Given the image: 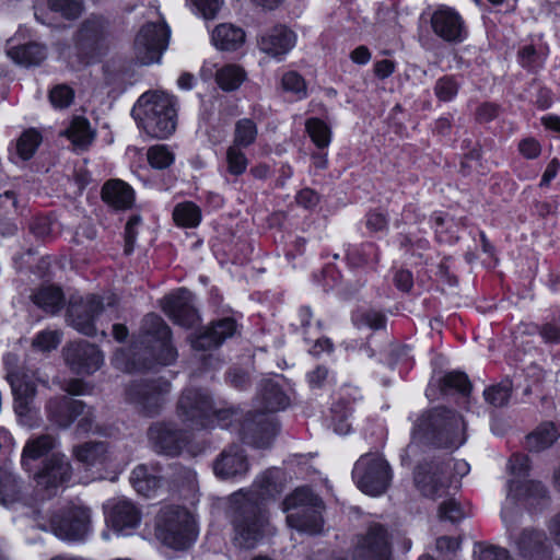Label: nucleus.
Segmentation results:
<instances>
[{"instance_id": "nucleus-1", "label": "nucleus", "mask_w": 560, "mask_h": 560, "mask_svg": "<svg viewBox=\"0 0 560 560\" xmlns=\"http://www.w3.org/2000/svg\"><path fill=\"white\" fill-rule=\"evenodd\" d=\"M278 474V470H268L256 479L250 490H240L231 495L235 547L253 549L269 533L268 516L262 504L267 499L280 493L275 481Z\"/></svg>"}, {"instance_id": "nucleus-2", "label": "nucleus", "mask_w": 560, "mask_h": 560, "mask_svg": "<svg viewBox=\"0 0 560 560\" xmlns=\"http://www.w3.org/2000/svg\"><path fill=\"white\" fill-rule=\"evenodd\" d=\"M465 429L460 415L446 408H434L418 418L406 454L418 443L457 448L466 441Z\"/></svg>"}, {"instance_id": "nucleus-3", "label": "nucleus", "mask_w": 560, "mask_h": 560, "mask_svg": "<svg viewBox=\"0 0 560 560\" xmlns=\"http://www.w3.org/2000/svg\"><path fill=\"white\" fill-rule=\"evenodd\" d=\"M177 418L191 430H199L218 424L229 428L232 421L240 418V412L233 408H218L210 395L201 389L189 388L183 392L177 402Z\"/></svg>"}, {"instance_id": "nucleus-4", "label": "nucleus", "mask_w": 560, "mask_h": 560, "mask_svg": "<svg viewBox=\"0 0 560 560\" xmlns=\"http://www.w3.org/2000/svg\"><path fill=\"white\" fill-rule=\"evenodd\" d=\"M131 115L138 126L153 138H166L176 128L175 98L163 92H145L133 105Z\"/></svg>"}, {"instance_id": "nucleus-5", "label": "nucleus", "mask_w": 560, "mask_h": 560, "mask_svg": "<svg viewBox=\"0 0 560 560\" xmlns=\"http://www.w3.org/2000/svg\"><path fill=\"white\" fill-rule=\"evenodd\" d=\"M322 509V501L306 487L295 489L283 501L288 525L312 535L323 528Z\"/></svg>"}, {"instance_id": "nucleus-6", "label": "nucleus", "mask_w": 560, "mask_h": 560, "mask_svg": "<svg viewBox=\"0 0 560 560\" xmlns=\"http://www.w3.org/2000/svg\"><path fill=\"white\" fill-rule=\"evenodd\" d=\"M155 529L164 545L177 550L190 547L197 537L191 515L178 506L163 508L156 517Z\"/></svg>"}, {"instance_id": "nucleus-7", "label": "nucleus", "mask_w": 560, "mask_h": 560, "mask_svg": "<svg viewBox=\"0 0 560 560\" xmlns=\"http://www.w3.org/2000/svg\"><path fill=\"white\" fill-rule=\"evenodd\" d=\"M392 469L377 453L362 455L354 464L352 478L358 488L369 495L383 494L390 485Z\"/></svg>"}, {"instance_id": "nucleus-8", "label": "nucleus", "mask_w": 560, "mask_h": 560, "mask_svg": "<svg viewBox=\"0 0 560 560\" xmlns=\"http://www.w3.org/2000/svg\"><path fill=\"white\" fill-rule=\"evenodd\" d=\"M508 467L512 475L508 482V499L534 505L536 500L547 498V489L541 482L526 479L529 471V459L526 455L514 454Z\"/></svg>"}, {"instance_id": "nucleus-9", "label": "nucleus", "mask_w": 560, "mask_h": 560, "mask_svg": "<svg viewBox=\"0 0 560 560\" xmlns=\"http://www.w3.org/2000/svg\"><path fill=\"white\" fill-rule=\"evenodd\" d=\"M140 343L144 346L145 353L155 357L160 365H170L177 358V351L171 345V330L158 315L145 316Z\"/></svg>"}, {"instance_id": "nucleus-10", "label": "nucleus", "mask_w": 560, "mask_h": 560, "mask_svg": "<svg viewBox=\"0 0 560 560\" xmlns=\"http://www.w3.org/2000/svg\"><path fill=\"white\" fill-rule=\"evenodd\" d=\"M91 511L84 505L71 504L55 514L50 527L56 537L62 540L77 541L90 532Z\"/></svg>"}, {"instance_id": "nucleus-11", "label": "nucleus", "mask_w": 560, "mask_h": 560, "mask_svg": "<svg viewBox=\"0 0 560 560\" xmlns=\"http://www.w3.org/2000/svg\"><path fill=\"white\" fill-rule=\"evenodd\" d=\"M170 34V27L164 21L143 25L135 42L136 57L139 62L144 66L160 62L167 48Z\"/></svg>"}, {"instance_id": "nucleus-12", "label": "nucleus", "mask_w": 560, "mask_h": 560, "mask_svg": "<svg viewBox=\"0 0 560 560\" xmlns=\"http://www.w3.org/2000/svg\"><path fill=\"white\" fill-rule=\"evenodd\" d=\"M171 393V383L159 378L132 384L127 389V398L148 417L158 416Z\"/></svg>"}, {"instance_id": "nucleus-13", "label": "nucleus", "mask_w": 560, "mask_h": 560, "mask_svg": "<svg viewBox=\"0 0 560 560\" xmlns=\"http://www.w3.org/2000/svg\"><path fill=\"white\" fill-rule=\"evenodd\" d=\"M450 465H442L440 460L423 463L415 470V485L427 498L438 499L447 494L453 486L451 476L447 474Z\"/></svg>"}, {"instance_id": "nucleus-14", "label": "nucleus", "mask_w": 560, "mask_h": 560, "mask_svg": "<svg viewBox=\"0 0 560 560\" xmlns=\"http://www.w3.org/2000/svg\"><path fill=\"white\" fill-rule=\"evenodd\" d=\"M72 476V467L67 456L54 453L43 460L40 468L34 472L36 487L51 495L62 488Z\"/></svg>"}, {"instance_id": "nucleus-15", "label": "nucleus", "mask_w": 560, "mask_h": 560, "mask_svg": "<svg viewBox=\"0 0 560 560\" xmlns=\"http://www.w3.org/2000/svg\"><path fill=\"white\" fill-rule=\"evenodd\" d=\"M430 23L433 33L446 43L459 44L468 37V27L463 16L451 7L439 5Z\"/></svg>"}, {"instance_id": "nucleus-16", "label": "nucleus", "mask_w": 560, "mask_h": 560, "mask_svg": "<svg viewBox=\"0 0 560 560\" xmlns=\"http://www.w3.org/2000/svg\"><path fill=\"white\" fill-rule=\"evenodd\" d=\"M104 305L95 295L71 296L68 315L70 324L79 332L93 336L96 332L94 320L103 312Z\"/></svg>"}, {"instance_id": "nucleus-17", "label": "nucleus", "mask_w": 560, "mask_h": 560, "mask_svg": "<svg viewBox=\"0 0 560 560\" xmlns=\"http://www.w3.org/2000/svg\"><path fill=\"white\" fill-rule=\"evenodd\" d=\"M390 542L387 529L380 524L370 526L359 537L353 550V560H389Z\"/></svg>"}, {"instance_id": "nucleus-18", "label": "nucleus", "mask_w": 560, "mask_h": 560, "mask_svg": "<svg viewBox=\"0 0 560 560\" xmlns=\"http://www.w3.org/2000/svg\"><path fill=\"white\" fill-rule=\"evenodd\" d=\"M8 380L14 395V410L19 417L28 416L34 409L36 382H42L37 372L9 371ZM47 385V381H43Z\"/></svg>"}, {"instance_id": "nucleus-19", "label": "nucleus", "mask_w": 560, "mask_h": 560, "mask_svg": "<svg viewBox=\"0 0 560 560\" xmlns=\"http://www.w3.org/2000/svg\"><path fill=\"white\" fill-rule=\"evenodd\" d=\"M148 439L155 452L167 456L179 455L187 443V435L168 422L152 423Z\"/></svg>"}, {"instance_id": "nucleus-20", "label": "nucleus", "mask_w": 560, "mask_h": 560, "mask_svg": "<svg viewBox=\"0 0 560 560\" xmlns=\"http://www.w3.org/2000/svg\"><path fill=\"white\" fill-rule=\"evenodd\" d=\"M172 468L165 471L159 465H138L130 475V481L136 491L144 497H152L154 493L171 482L178 479L171 474Z\"/></svg>"}, {"instance_id": "nucleus-21", "label": "nucleus", "mask_w": 560, "mask_h": 560, "mask_svg": "<svg viewBox=\"0 0 560 560\" xmlns=\"http://www.w3.org/2000/svg\"><path fill=\"white\" fill-rule=\"evenodd\" d=\"M65 359L70 369L78 374H92L104 362V355L100 349L85 341L71 343L67 347Z\"/></svg>"}, {"instance_id": "nucleus-22", "label": "nucleus", "mask_w": 560, "mask_h": 560, "mask_svg": "<svg viewBox=\"0 0 560 560\" xmlns=\"http://www.w3.org/2000/svg\"><path fill=\"white\" fill-rule=\"evenodd\" d=\"M106 521L114 530L130 535L140 525V510L127 499H116L106 504Z\"/></svg>"}, {"instance_id": "nucleus-23", "label": "nucleus", "mask_w": 560, "mask_h": 560, "mask_svg": "<svg viewBox=\"0 0 560 560\" xmlns=\"http://www.w3.org/2000/svg\"><path fill=\"white\" fill-rule=\"evenodd\" d=\"M295 43L296 35L284 25L267 30L257 40L260 51L277 60H281L295 46Z\"/></svg>"}, {"instance_id": "nucleus-24", "label": "nucleus", "mask_w": 560, "mask_h": 560, "mask_svg": "<svg viewBox=\"0 0 560 560\" xmlns=\"http://www.w3.org/2000/svg\"><path fill=\"white\" fill-rule=\"evenodd\" d=\"M163 311L182 326H191L198 317L192 306V295L187 289L167 295L163 300Z\"/></svg>"}, {"instance_id": "nucleus-25", "label": "nucleus", "mask_w": 560, "mask_h": 560, "mask_svg": "<svg viewBox=\"0 0 560 560\" xmlns=\"http://www.w3.org/2000/svg\"><path fill=\"white\" fill-rule=\"evenodd\" d=\"M248 467L246 455L237 445L223 450L213 464L215 476L223 480L245 475L248 471Z\"/></svg>"}, {"instance_id": "nucleus-26", "label": "nucleus", "mask_w": 560, "mask_h": 560, "mask_svg": "<svg viewBox=\"0 0 560 560\" xmlns=\"http://www.w3.org/2000/svg\"><path fill=\"white\" fill-rule=\"evenodd\" d=\"M83 410V401L68 396L51 398L46 405L48 419L59 428H68Z\"/></svg>"}, {"instance_id": "nucleus-27", "label": "nucleus", "mask_w": 560, "mask_h": 560, "mask_svg": "<svg viewBox=\"0 0 560 560\" xmlns=\"http://www.w3.org/2000/svg\"><path fill=\"white\" fill-rule=\"evenodd\" d=\"M236 332V322L225 317L212 323V326L199 334L192 341L196 350H209L218 348L226 338Z\"/></svg>"}, {"instance_id": "nucleus-28", "label": "nucleus", "mask_w": 560, "mask_h": 560, "mask_svg": "<svg viewBox=\"0 0 560 560\" xmlns=\"http://www.w3.org/2000/svg\"><path fill=\"white\" fill-rule=\"evenodd\" d=\"M58 440L51 434H40L31 436L24 444L21 454L22 468L31 472L34 469V463L48 455L56 448Z\"/></svg>"}, {"instance_id": "nucleus-29", "label": "nucleus", "mask_w": 560, "mask_h": 560, "mask_svg": "<svg viewBox=\"0 0 560 560\" xmlns=\"http://www.w3.org/2000/svg\"><path fill=\"white\" fill-rule=\"evenodd\" d=\"M347 398L355 401L361 398L360 392L354 387H346L342 396L331 407V425L336 433L346 435L351 431L349 418L352 415V406Z\"/></svg>"}, {"instance_id": "nucleus-30", "label": "nucleus", "mask_w": 560, "mask_h": 560, "mask_svg": "<svg viewBox=\"0 0 560 560\" xmlns=\"http://www.w3.org/2000/svg\"><path fill=\"white\" fill-rule=\"evenodd\" d=\"M516 546L520 555L528 560H547L548 548L546 546L545 535L537 530H524L518 539Z\"/></svg>"}, {"instance_id": "nucleus-31", "label": "nucleus", "mask_w": 560, "mask_h": 560, "mask_svg": "<svg viewBox=\"0 0 560 560\" xmlns=\"http://www.w3.org/2000/svg\"><path fill=\"white\" fill-rule=\"evenodd\" d=\"M289 405L288 396L272 381H266L261 385L259 395L256 398L257 412H276Z\"/></svg>"}, {"instance_id": "nucleus-32", "label": "nucleus", "mask_w": 560, "mask_h": 560, "mask_svg": "<svg viewBox=\"0 0 560 560\" xmlns=\"http://www.w3.org/2000/svg\"><path fill=\"white\" fill-rule=\"evenodd\" d=\"M73 457L85 467L104 466L110 458L104 442H86L73 447Z\"/></svg>"}, {"instance_id": "nucleus-33", "label": "nucleus", "mask_w": 560, "mask_h": 560, "mask_svg": "<svg viewBox=\"0 0 560 560\" xmlns=\"http://www.w3.org/2000/svg\"><path fill=\"white\" fill-rule=\"evenodd\" d=\"M102 198L116 209H127L133 202V190L125 182L113 179L104 185Z\"/></svg>"}, {"instance_id": "nucleus-34", "label": "nucleus", "mask_w": 560, "mask_h": 560, "mask_svg": "<svg viewBox=\"0 0 560 560\" xmlns=\"http://www.w3.org/2000/svg\"><path fill=\"white\" fill-rule=\"evenodd\" d=\"M7 55L15 63L31 67L38 66L47 57L46 47L38 43H28L20 46H10Z\"/></svg>"}, {"instance_id": "nucleus-35", "label": "nucleus", "mask_w": 560, "mask_h": 560, "mask_svg": "<svg viewBox=\"0 0 560 560\" xmlns=\"http://www.w3.org/2000/svg\"><path fill=\"white\" fill-rule=\"evenodd\" d=\"M211 40L221 50H236L245 40V32L233 24L223 23L213 30Z\"/></svg>"}, {"instance_id": "nucleus-36", "label": "nucleus", "mask_w": 560, "mask_h": 560, "mask_svg": "<svg viewBox=\"0 0 560 560\" xmlns=\"http://www.w3.org/2000/svg\"><path fill=\"white\" fill-rule=\"evenodd\" d=\"M34 303L43 311L56 314L65 305V296L60 288L48 285L40 288L33 295Z\"/></svg>"}, {"instance_id": "nucleus-37", "label": "nucleus", "mask_w": 560, "mask_h": 560, "mask_svg": "<svg viewBox=\"0 0 560 560\" xmlns=\"http://www.w3.org/2000/svg\"><path fill=\"white\" fill-rule=\"evenodd\" d=\"M65 135L78 149H86L94 139L89 120L82 117H75L65 130Z\"/></svg>"}, {"instance_id": "nucleus-38", "label": "nucleus", "mask_w": 560, "mask_h": 560, "mask_svg": "<svg viewBox=\"0 0 560 560\" xmlns=\"http://www.w3.org/2000/svg\"><path fill=\"white\" fill-rule=\"evenodd\" d=\"M558 435L555 424L546 422L527 435L526 444L530 451L540 452L551 446L558 439Z\"/></svg>"}, {"instance_id": "nucleus-39", "label": "nucleus", "mask_w": 560, "mask_h": 560, "mask_svg": "<svg viewBox=\"0 0 560 560\" xmlns=\"http://www.w3.org/2000/svg\"><path fill=\"white\" fill-rule=\"evenodd\" d=\"M173 219L178 226L196 228L201 222V210L192 201H184L175 206Z\"/></svg>"}, {"instance_id": "nucleus-40", "label": "nucleus", "mask_w": 560, "mask_h": 560, "mask_svg": "<svg viewBox=\"0 0 560 560\" xmlns=\"http://www.w3.org/2000/svg\"><path fill=\"white\" fill-rule=\"evenodd\" d=\"M21 480L10 469L0 466V500L3 504L14 502L20 494Z\"/></svg>"}, {"instance_id": "nucleus-41", "label": "nucleus", "mask_w": 560, "mask_h": 560, "mask_svg": "<svg viewBox=\"0 0 560 560\" xmlns=\"http://www.w3.org/2000/svg\"><path fill=\"white\" fill-rule=\"evenodd\" d=\"M257 125L249 118H242L235 122L232 145L246 149L250 147L257 138Z\"/></svg>"}, {"instance_id": "nucleus-42", "label": "nucleus", "mask_w": 560, "mask_h": 560, "mask_svg": "<svg viewBox=\"0 0 560 560\" xmlns=\"http://www.w3.org/2000/svg\"><path fill=\"white\" fill-rule=\"evenodd\" d=\"M244 80V70L235 65H226L215 73V81L224 91H234L238 89Z\"/></svg>"}, {"instance_id": "nucleus-43", "label": "nucleus", "mask_w": 560, "mask_h": 560, "mask_svg": "<svg viewBox=\"0 0 560 560\" xmlns=\"http://www.w3.org/2000/svg\"><path fill=\"white\" fill-rule=\"evenodd\" d=\"M305 129L313 143L318 149H325L330 144L331 130L329 126L319 118H310L305 122Z\"/></svg>"}, {"instance_id": "nucleus-44", "label": "nucleus", "mask_w": 560, "mask_h": 560, "mask_svg": "<svg viewBox=\"0 0 560 560\" xmlns=\"http://www.w3.org/2000/svg\"><path fill=\"white\" fill-rule=\"evenodd\" d=\"M228 172L233 176L243 175L248 167V159L243 148L230 144L225 153Z\"/></svg>"}, {"instance_id": "nucleus-45", "label": "nucleus", "mask_w": 560, "mask_h": 560, "mask_svg": "<svg viewBox=\"0 0 560 560\" xmlns=\"http://www.w3.org/2000/svg\"><path fill=\"white\" fill-rule=\"evenodd\" d=\"M42 142V136L35 129L24 131L16 142V152L22 160H28L33 156Z\"/></svg>"}, {"instance_id": "nucleus-46", "label": "nucleus", "mask_w": 560, "mask_h": 560, "mask_svg": "<svg viewBox=\"0 0 560 560\" xmlns=\"http://www.w3.org/2000/svg\"><path fill=\"white\" fill-rule=\"evenodd\" d=\"M147 158L149 164L158 170L171 166L175 160L174 153L165 144L150 147L147 152Z\"/></svg>"}, {"instance_id": "nucleus-47", "label": "nucleus", "mask_w": 560, "mask_h": 560, "mask_svg": "<svg viewBox=\"0 0 560 560\" xmlns=\"http://www.w3.org/2000/svg\"><path fill=\"white\" fill-rule=\"evenodd\" d=\"M281 85L285 92L292 93L296 100H303L307 96L306 82L302 75L295 71L284 73Z\"/></svg>"}, {"instance_id": "nucleus-48", "label": "nucleus", "mask_w": 560, "mask_h": 560, "mask_svg": "<svg viewBox=\"0 0 560 560\" xmlns=\"http://www.w3.org/2000/svg\"><path fill=\"white\" fill-rule=\"evenodd\" d=\"M459 86L456 78L444 75L436 81L434 94L441 102H451L456 97Z\"/></svg>"}, {"instance_id": "nucleus-49", "label": "nucleus", "mask_w": 560, "mask_h": 560, "mask_svg": "<svg viewBox=\"0 0 560 560\" xmlns=\"http://www.w3.org/2000/svg\"><path fill=\"white\" fill-rule=\"evenodd\" d=\"M512 386L509 382L488 387L483 392L487 402L494 407H503L511 397Z\"/></svg>"}, {"instance_id": "nucleus-50", "label": "nucleus", "mask_w": 560, "mask_h": 560, "mask_svg": "<svg viewBox=\"0 0 560 560\" xmlns=\"http://www.w3.org/2000/svg\"><path fill=\"white\" fill-rule=\"evenodd\" d=\"M49 8L66 19H77L83 10L82 0H49Z\"/></svg>"}, {"instance_id": "nucleus-51", "label": "nucleus", "mask_w": 560, "mask_h": 560, "mask_svg": "<svg viewBox=\"0 0 560 560\" xmlns=\"http://www.w3.org/2000/svg\"><path fill=\"white\" fill-rule=\"evenodd\" d=\"M470 382L466 374L462 372H450L442 380V388L455 389L460 394H468L470 392Z\"/></svg>"}, {"instance_id": "nucleus-52", "label": "nucleus", "mask_w": 560, "mask_h": 560, "mask_svg": "<svg viewBox=\"0 0 560 560\" xmlns=\"http://www.w3.org/2000/svg\"><path fill=\"white\" fill-rule=\"evenodd\" d=\"M353 323L358 327H369L371 329H381L385 326V316L376 311H366L353 316Z\"/></svg>"}, {"instance_id": "nucleus-53", "label": "nucleus", "mask_w": 560, "mask_h": 560, "mask_svg": "<svg viewBox=\"0 0 560 560\" xmlns=\"http://www.w3.org/2000/svg\"><path fill=\"white\" fill-rule=\"evenodd\" d=\"M113 363L117 369L125 372H135L153 368V364L151 362H137L136 360L130 361L128 359V353L125 350H118L115 353L113 358Z\"/></svg>"}, {"instance_id": "nucleus-54", "label": "nucleus", "mask_w": 560, "mask_h": 560, "mask_svg": "<svg viewBox=\"0 0 560 560\" xmlns=\"http://www.w3.org/2000/svg\"><path fill=\"white\" fill-rule=\"evenodd\" d=\"M348 259L354 265L369 264L372 260L377 261L378 256L375 246L372 243L362 245V247L353 248L348 253Z\"/></svg>"}, {"instance_id": "nucleus-55", "label": "nucleus", "mask_w": 560, "mask_h": 560, "mask_svg": "<svg viewBox=\"0 0 560 560\" xmlns=\"http://www.w3.org/2000/svg\"><path fill=\"white\" fill-rule=\"evenodd\" d=\"M474 560H510V555L500 547L478 545L474 550Z\"/></svg>"}, {"instance_id": "nucleus-56", "label": "nucleus", "mask_w": 560, "mask_h": 560, "mask_svg": "<svg viewBox=\"0 0 560 560\" xmlns=\"http://www.w3.org/2000/svg\"><path fill=\"white\" fill-rule=\"evenodd\" d=\"M73 91L68 85H57L50 91L49 100L54 107H68L73 101Z\"/></svg>"}, {"instance_id": "nucleus-57", "label": "nucleus", "mask_w": 560, "mask_h": 560, "mask_svg": "<svg viewBox=\"0 0 560 560\" xmlns=\"http://www.w3.org/2000/svg\"><path fill=\"white\" fill-rule=\"evenodd\" d=\"M60 342V334L56 330H45L39 332L33 341V346L40 351H50L56 349Z\"/></svg>"}, {"instance_id": "nucleus-58", "label": "nucleus", "mask_w": 560, "mask_h": 560, "mask_svg": "<svg viewBox=\"0 0 560 560\" xmlns=\"http://www.w3.org/2000/svg\"><path fill=\"white\" fill-rule=\"evenodd\" d=\"M439 516L441 520L458 522L464 517L460 505L453 499L441 503L439 508Z\"/></svg>"}, {"instance_id": "nucleus-59", "label": "nucleus", "mask_w": 560, "mask_h": 560, "mask_svg": "<svg viewBox=\"0 0 560 560\" xmlns=\"http://www.w3.org/2000/svg\"><path fill=\"white\" fill-rule=\"evenodd\" d=\"M198 12L206 20H212L220 11L223 0H192Z\"/></svg>"}, {"instance_id": "nucleus-60", "label": "nucleus", "mask_w": 560, "mask_h": 560, "mask_svg": "<svg viewBox=\"0 0 560 560\" xmlns=\"http://www.w3.org/2000/svg\"><path fill=\"white\" fill-rule=\"evenodd\" d=\"M442 465H450V469L447 470V474L451 476L453 486L457 488L458 487V479L464 476H466L469 470V464L463 459H448L447 462H440Z\"/></svg>"}, {"instance_id": "nucleus-61", "label": "nucleus", "mask_w": 560, "mask_h": 560, "mask_svg": "<svg viewBox=\"0 0 560 560\" xmlns=\"http://www.w3.org/2000/svg\"><path fill=\"white\" fill-rule=\"evenodd\" d=\"M75 420L78 421V430L80 432L88 433L93 431L95 427L94 410L83 402V410L80 412V416L75 418Z\"/></svg>"}, {"instance_id": "nucleus-62", "label": "nucleus", "mask_w": 560, "mask_h": 560, "mask_svg": "<svg viewBox=\"0 0 560 560\" xmlns=\"http://www.w3.org/2000/svg\"><path fill=\"white\" fill-rule=\"evenodd\" d=\"M518 150L524 158L536 159L541 152V147L534 138H526L520 142Z\"/></svg>"}, {"instance_id": "nucleus-63", "label": "nucleus", "mask_w": 560, "mask_h": 560, "mask_svg": "<svg viewBox=\"0 0 560 560\" xmlns=\"http://www.w3.org/2000/svg\"><path fill=\"white\" fill-rule=\"evenodd\" d=\"M100 37V25L97 22L88 21L79 31V42L95 43Z\"/></svg>"}, {"instance_id": "nucleus-64", "label": "nucleus", "mask_w": 560, "mask_h": 560, "mask_svg": "<svg viewBox=\"0 0 560 560\" xmlns=\"http://www.w3.org/2000/svg\"><path fill=\"white\" fill-rule=\"evenodd\" d=\"M387 218L378 211H372L366 217V228L372 232H381L387 228Z\"/></svg>"}]
</instances>
